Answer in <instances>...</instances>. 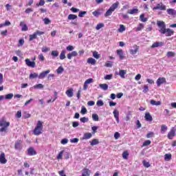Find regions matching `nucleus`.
<instances>
[{"label": "nucleus", "instance_id": "nucleus-27", "mask_svg": "<svg viewBox=\"0 0 176 176\" xmlns=\"http://www.w3.org/2000/svg\"><path fill=\"white\" fill-rule=\"evenodd\" d=\"M87 63L88 64H91V65H96V59L93 58H89L87 59Z\"/></svg>", "mask_w": 176, "mask_h": 176}, {"label": "nucleus", "instance_id": "nucleus-56", "mask_svg": "<svg viewBox=\"0 0 176 176\" xmlns=\"http://www.w3.org/2000/svg\"><path fill=\"white\" fill-rule=\"evenodd\" d=\"M148 91H149V87H148V85H144L143 93L146 94V93H147Z\"/></svg>", "mask_w": 176, "mask_h": 176}, {"label": "nucleus", "instance_id": "nucleus-29", "mask_svg": "<svg viewBox=\"0 0 176 176\" xmlns=\"http://www.w3.org/2000/svg\"><path fill=\"white\" fill-rule=\"evenodd\" d=\"M150 103L151 104V105H162V102L160 101H155L154 100H151Z\"/></svg>", "mask_w": 176, "mask_h": 176}, {"label": "nucleus", "instance_id": "nucleus-50", "mask_svg": "<svg viewBox=\"0 0 176 176\" xmlns=\"http://www.w3.org/2000/svg\"><path fill=\"white\" fill-rule=\"evenodd\" d=\"M64 154V151H60L59 153H58V155H57V159L58 160H61V159H63V155Z\"/></svg>", "mask_w": 176, "mask_h": 176}, {"label": "nucleus", "instance_id": "nucleus-30", "mask_svg": "<svg viewBox=\"0 0 176 176\" xmlns=\"http://www.w3.org/2000/svg\"><path fill=\"white\" fill-rule=\"evenodd\" d=\"M99 87H100V89L104 91L108 90V85L107 84H100L99 85Z\"/></svg>", "mask_w": 176, "mask_h": 176}, {"label": "nucleus", "instance_id": "nucleus-22", "mask_svg": "<svg viewBox=\"0 0 176 176\" xmlns=\"http://www.w3.org/2000/svg\"><path fill=\"white\" fill-rule=\"evenodd\" d=\"M160 46H163V42H155L153 43L151 47L152 48L160 47Z\"/></svg>", "mask_w": 176, "mask_h": 176}, {"label": "nucleus", "instance_id": "nucleus-41", "mask_svg": "<svg viewBox=\"0 0 176 176\" xmlns=\"http://www.w3.org/2000/svg\"><path fill=\"white\" fill-rule=\"evenodd\" d=\"M101 28H104V23H98L96 27V30H97V31L101 30Z\"/></svg>", "mask_w": 176, "mask_h": 176}, {"label": "nucleus", "instance_id": "nucleus-36", "mask_svg": "<svg viewBox=\"0 0 176 176\" xmlns=\"http://www.w3.org/2000/svg\"><path fill=\"white\" fill-rule=\"evenodd\" d=\"M51 56L52 57H58V51L57 50H54L51 52Z\"/></svg>", "mask_w": 176, "mask_h": 176}, {"label": "nucleus", "instance_id": "nucleus-16", "mask_svg": "<svg viewBox=\"0 0 176 176\" xmlns=\"http://www.w3.org/2000/svg\"><path fill=\"white\" fill-rule=\"evenodd\" d=\"M20 27H21V31H28V27L24 23V21H21L20 23Z\"/></svg>", "mask_w": 176, "mask_h": 176}, {"label": "nucleus", "instance_id": "nucleus-47", "mask_svg": "<svg viewBox=\"0 0 176 176\" xmlns=\"http://www.w3.org/2000/svg\"><path fill=\"white\" fill-rule=\"evenodd\" d=\"M143 165L144 166V167H146V168H148V167H151V164L145 160H143L142 162Z\"/></svg>", "mask_w": 176, "mask_h": 176}, {"label": "nucleus", "instance_id": "nucleus-17", "mask_svg": "<svg viewBox=\"0 0 176 176\" xmlns=\"http://www.w3.org/2000/svg\"><path fill=\"white\" fill-rule=\"evenodd\" d=\"M91 174L90 170L85 168L82 170V176H89Z\"/></svg>", "mask_w": 176, "mask_h": 176}, {"label": "nucleus", "instance_id": "nucleus-53", "mask_svg": "<svg viewBox=\"0 0 176 176\" xmlns=\"http://www.w3.org/2000/svg\"><path fill=\"white\" fill-rule=\"evenodd\" d=\"M93 57H94V58L98 59L100 58V54H98V52L95 51L93 53Z\"/></svg>", "mask_w": 176, "mask_h": 176}, {"label": "nucleus", "instance_id": "nucleus-57", "mask_svg": "<svg viewBox=\"0 0 176 176\" xmlns=\"http://www.w3.org/2000/svg\"><path fill=\"white\" fill-rule=\"evenodd\" d=\"M96 105L98 107H102V105H104V102H102V100H98L96 102Z\"/></svg>", "mask_w": 176, "mask_h": 176}, {"label": "nucleus", "instance_id": "nucleus-12", "mask_svg": "<svg viewBox=\"0 0 176 176\" xmlns=\"http://www.w3.org/2000/svg\"><path fill=\"white\" fill-rule=\"evenodd\" d=\"M113 114L114 116V118H115L117 123H120V120H119V111L116 109L113 111Z\"/></svg>", "mask_w": 176, "mask_h": 176}, {"label": "nucleus", "instance_id": "nucleus-63", "mask_svg": "<svg viewBox=\"0 0 176 176\" xmlns=\"http://www.w3.org/2000/svg\"><path fill=\"white\" fill-rule=\"evenodd\" d=\"M43 21H44L45 24H46V25L50 24V23H51V21H50V19H49V18H45L43 19Z\"/></svg>", "mask_w": 176, "mask_h": 176}, {"label": "nucleus", "instance_id": "nucleus-55", "mask_svg": "<svg viewBox=\"0 0 176 176\" xmlns=\"http://www.w3.org/2000/svg\"><path fill=\"white\" fill-rule=\"evenodd\" d=\"M24 45V38H21L19 41L18 46L20 47V46H23Z\"/></svg>", "mask_w": 176, "mask_h": 176}, {"label": "nucleus", "instance_id": "nucleus-35", "mask_svg": "<svg viewBox=\"0 0 176 176\" xmlns=\"http://www.w3.org/2000/svg\"><path fill=\"white\" fill-rule=\"evenodd\" d=\"M171 157H172V155L171 154H165L164 155V160L166 161V162H168L169 160H171Z\"/></svg>", "mask_w": 176, "mask_h": 176}, {"label": "nucleus", "instance_id": "nucleus-13", "mask_svg": "<svg viewBox=\"0 0 176 176\" xmlns=\"http://www.w3.org/2000/svg\"><path fill=\"white\" fill-rule=\"evenodd\" d=\"M8 160L5 158V153H2L0 155V163H1V164H6Z\"/></svg>", "mask_w": 176, "mask_h": 176}, {"label": "nucleus", "instance_id": "nucleus-64", "mask_svg": "<svg viewBox=\"0 0 176 176\" xmlns=\"http://www.w3.org/2000/svg\"><path fill=\"white\" fill-rule=\"evenodd\" d=\"M16 118H18V119H20L21 118V111H18L16 114Z\"/></svg>", "mask_w": 176, "mask_h": 176}, {"label": "nucleus", "instance_id": "nucleus-42", "mask_svg": "<svg viewBox=\"0 0 176 176\" xmlns=\"http://www.w3.org/2000/svg\"><path fill=\"white\" fill-rule=\"evenodd\" d=\"M50 48L47 47H43L41 49V52L43 53H47V52H50Z\"/></svg>", "mask_w": 176, "mask_h": 176}, {"label": "nucleus", "instance_id": "nucleus-49", "mask_svg": "<svg viewBox=\"0 0 176 176\" xmlns=\"http://www.w3.org/2000/svg\"><path fill=\"white\" fill-rule=\"evenodd\" d=\"M92 119L94 120V122H98V115L92 114Z\"/></svg>", "mask_w": 176, "mask_h": 176}, {"label": "nucleus", "instance_id": "nucleus-25", "mask_svg": "<svg viewBox=\"0 0 176 176\" xmlns=\"http://www.w3.org/2000/svg\"><path fill=\"white\" fill-rule=\"evenodd\" d=\"M65 53H66V51L65 50H63L60 54V56H59V58L60 60H65Z\"/></svg>", "mask_w": 176, "mask_h": 176}, {"label": "nucleus", "instance_id": "nucleus-60", "mask_svg": "<svg viewBox=\"0 0 176 176\" xmlns=\"http://www.w3.org/2000/svg\"><path fill=\"white\" fill-rule=\"evenodd\" d=\"M38 60L40 61H45V56H43V54H40L38 55Z\"/></svg>", "mask_w": 176, "mask_h": 176}, {"label": "nucleus", "instance_id": "nucleus-4", "mask_svg": "<svg viewBox=\"0 0 176 176\" xmlns=\"http://www.w3.org/2000/svg\"><path fill=\"white\" fill-rule=\"evenodd\" d=\"M153 10H166V6L163 3H160L153 8Z\"/></svg>", "mask_w": 176, "mask_h": 176}, {"label": "nucleus", "instance_id": "nucleus-18", "mask_svg": "<svg viewBox=\"0 0 176 176\" xmlns=\"http://www.w3.org/2000/svg\"><path fill=\"white\" fill-rule=\"evenodd\" d=\"M127 74V71L126 70H123V69H120L119 71V74L118 75L120 76V78H122V79H124L125 78V75Z\"/></svg>", "mask_w": 176, "mask_h": 176}, {"label": "nucleus", "instance_id": "nucleus-58", "mask_svg": "<svg viewBox=\"0 0 176 176\" xmlns=\"http://www.w3.org/2000/svg\"><path fill=\"white\" fill-rule=\"evenodd\" d=\"M87 12L86 11H80L78 14V17H83L85 14H87Z\"/></svg>", "mask_w": 176, "mask_h": 176}, {"label": "nucleus", "instance_id": "nucleus-15", "mask_svg": "<svg viewBox=\"0 0 176 176\" xmlns=\"http://www.w3.org/2000/svg\"><path fill=\"white\" fill-rule=\"evenodd\" d=\"M66 96L71 98V97H74V89H69L66 91L65 92Z\"/></svg>", "mask_w": 176, "mask_h": 176}, {"label": "nucleus", "instance_id": "nucleus-40", "mask_svg": "<svg viewBox=\"0 0 176 176\" xmlns=\"http://www.w3.org/2000/svg\"><path fill=\"white\" fill-rule=\"evenodd\" d=\"M166 56L167 57H175V52H168Z\"/></svg>", "mask_w": 176, "mask_h": 176}, {"label": "nucleus", "instance_id": "nucleus-24", "mask_svg": "<svg viewBox=\"0 0 176 176\" xmlns=\"http://www.w3.org/2000/svg\"><path fill=\"white\" fill-rule=\"evenodd\" d=\"M91 137H92V135L91 133H86L84 134L82 137V140H90Z\"/></svg>", "mask_w": 176, "mask_h": 176}, {"label": "nucleus", "instance_id": "nucleus-1", "mask_svg": "<svg viewBox=\"0 0 176 176\" xmlns=\"http://www.w3.org/2000/svg\"><path fill=\"white\" fill-rule=\"evenodd\" d=\"M157 25L160 28L159 32L161 34L166 35V36H171L174 35V31L170 28L166 29V23L163 21H157Z\"/></svg>", "mask_w": 176, "mask_h": 176}, {"label": "nucleus", "instance_id": "nucleus-3", "mask_svg": "<svg viewBox=\"0 0 176 176\" xmlns=\"http://www.w3.org/2000/svg\"><path fill=\"white\" fill-rule=\"evenodd\" d=\"M119 6V2L114 3L109 9L104 14L105 17H108V16H111L112 12H115L116 9H118V7Z\"/></svg>", "mask_w": 176, "mask_h": 176}, {"label": "nucleus", "instance_id": "nucleus-2", "mask_svg": "<svg viewBox=\"0 0 176 176\" xmlns=\"http://www.w3.org/2000/svg\"><path fill=\"white\" fill-rule=\"evenodd\" d=\"M42 130H43V124L41 121H38L33 133L34 135H40V134H42Z\"/></svg>", "mask_w": 176, "mask_h": 176}, {"label": "nucleus", "instance_id": "nucleus-7", "mask_svg": "<svg viewBox=\"0 0 176 176\" xmlns=\"http://www.w3.org/2000/svg\"><path fill=\"white\" fill-rule=\"evenodd\" d=\"M174 137H175V129L173 128L172 129H170V131L168 133V138L169 140H173Z\"/></svg>", "mask_w": 176, "mask_h": 176}, {"label": "nucleus", "instance_id": "nucleus-26", "mask_svg": "<svg viewBox=\"0 0 176 176\" xmlns=\"http://www.w3.org/2000/svg\"><path fill=\"white\" fill-rule=\"evenodd\" d=\"M129 14H137L138 13V9L133 8L132 10H128Z\"/></svg>", "mask_w": 176, "mask_h": 176}, {"label": "nucleus", "instance_id": "nucleus-44", "mask_svg": "<svg viewBox=\"0 0 176 176\" xmlns=\"http://www.w3.org/2000/svg\"><path fill=\"white\" fill-rule=\"evenodd\" d=\"M34 39H36V34L34 32L33 34L30 35V41H34Z\"/></svg>", "mask_w": 176, "mask_h": 176}, {"label": "nucleus", "instance_id": "nucleus-32", "mask_svg": "<svg viewBox=\"0 0 176 176\" xmlns=\"http://www.w3.org/2000/svg\"><path fill=\"white\" fill-rule=\"evenodd\" d=\"M140 20H141L142 23H146V21H148V18H145V15H144V14H142L140 16Z\"/></svg>", "mask_w": 176, "mask_h": 176}, {"label": "nucleus", "instance_id": "nucleus-23", "mask_svg": "<svg viewBox=\"0 0 176 176\" xmlns=\"http://www.w3.org/2000/svg\"><path fill=\"white\" fill-rule=\"evenodd\" d=\"M36 78H39V75H38V73H31L29 76V79H35Z\"/></svg>", "mask_w": 176, "mask_h": 176}, {"label": "nucleus", "instance_id": "nucleus-9", "mask_svg": "<svg viewBox=\"0 0 176 176\" xmlns=\"http://www.w3.org/2000/svg\"><path fill=\"white\" fill-rule=\"evenodd\" d=\"M28 156H35V155H36V151L34 148L30 147L28 149Z\"/></svg>", "mask_w": 176, "mask_h": 176}, {"label": "nucleus", "instance_id": "nucleus-6", "mask_svg": "<svg viewBox=\"0 0 176 176\" xmlns=\"http://www.w3.org/2000/svg\"><path fill=\"white\" fill-rule=\"evenodd\" d=\"M47 74H50V71L46 70L45 72H42L39 75H38V79H45L46 76H47Z\"/></svg>", "mask_w": 176, "mask_h": 176}, {"label": "nucleus", "instance_id": "nucleus-5", "mask_svg": "<svg viewBox=\"0 0 176 176\" xmlns=\"http://www.w3.org/2000/svg\"><path fill=\"white\" fill-rule=\"evenodd\" d=\"M25 63L28 67H30L31 68H35L36 63L34 61H31L30 59L26 58L25 60Z\"/></svg>", "mask_w": 176, "mask_h": 176}, {"label": "nucleus", "instance_id": "nucleus-46", "mask_svg": "<svg viewBox=\"0 0 176 176\" xmlns=\"http://www.w3.org/2000/svg\"><path fill=\"white\" fill-rule=\"evenodd\" d=\"M143 28H144V24L140 23L136 28V31H141V30H143Z\"/></svg>", "mask_w": 176, "mask_h": 176}, {"label": "nucleus", "instance_id": "nucleus-8", "mask_svg": "<svg viewBox=\"0 0 176 176\" xmlns=\"http://www.w3.org/2000/svg\"><path fill=\"white\" fill-rule=\"evenodd\" d=\"M10 122H6L5 120H0V127H9Z\"/></svg>", "mask_w": 176, "mask_h": 176}, {"label": "nucleus", "instance_id": "nucleus-52", "mask_svg": "<svg viewBox=\"0 0 176 176\" xmlns=\"http://www.w3.org/2000/svg\"><path fill=\"white\" fill-rule=\"evenodd\" d=\"M81 113H82V115H86V113H87V109H86V107H82V109H81Z\"/></svg>", "mask_w": 176, "mask_h": 176}, {"label": "nucleus", "instance_id": "nucleus-54", "mask_svg": "<svg viewBox=\"0 0 176 176\" xmlns=\"http://www.w3.org/2000/svg\"><path fill=\"white\" fill-rule=\"evenodd\" d=\"M112 74H107L104 76V79L105 80H111V79H112Z\"/></svg>", "mask_w": 176, "mask_h": 176}, {"label": "nucleus", "instance_id": "nucleus-51", "mask_svg": "<svg viewBox=\"0 0 176 176\" xmlns=\"http://www.w3.org/2000/svg\"><path fill=\"white\" fill-rule=\"evenodd\" d=\"M80 122H81L82 123H86V122H89V118H86V117H84V118H81L80 119Z\"/></svg>", "mask_w": 176, "mask_h": 176}, {"label": "nucleus", "instance_id": "nucleus-43", "mask_svg": "<svg viewBox=\"0 0 176 176\" xmlns=\"http://www.w3.org/2000/svg\"><path fill=\"white\" fill-rule=\"evenodd\" d=\"M57 74H63V72H64V67H63L62 66H60L57 70Z\"/></svg>", "mask_w": 176, "mask_h": 176}, {"label": "nucleus", "instance_id": "nucleus-62", "mask_svg": "<svg viewBox=\"0 0 176 176\" xmlns=\"http://www.w3.org/2000/svg\"><path fill=\"white\" fill-rule=\"evenodd\" d=\"M151 140H146L144 143H143V146H148V145H151Z\"/></svg>", "mask_w": 176, "mask_h": 176}, {"label": "nucleus", "instance_id": "nucleus-11", "mask_svg": "<svg viewBox=\"0 0 176 176\" xmlns=\"http://www.w3.org/2000/svg\"><path fill=\"white\" fill-rule=\"evenodd\" d=\"M78 56V52L76 51H73L67 55L68 60H72L73 57H76Z\"/></svg>", "mask_w": 176, "mask_h": 176}, {"label": "nucleus", "instance_id": "nucleus-38", "mask_svg": "<svg viewBox=\"0 0 176 176\" xmlns=\"http://www.w3.org/2000/svg\"><path fill=\"white\" fill-rule=\"evenodd\" d=\"M13 98V94H8L5 96L6 100H12Z\"/></svg>", "mask_w": 176, "mask_h": 176}, {"label": "nucleus", "instance_id": "nucleus-19", "mask_svg": "<svg viewBox=\"0 0 176 176\" xmlns=\"http://www.w3.org/2000/svg\"><path fill=\"white\" fill-rule=\"evenodd\" d=\"M138 52V46L133 45V49L130 50V54H137V52Z\"/></svg>", "mask_w": 176, "mask_h": 176}, {"label": "nucleus", "instance_id": "nucleus-37", "mask_svg": "<svg viewBox=\"0 0 176 176\" xmlns=\"http://www.w3.org/2000/svg\"><path fill=\"white\" fill-rule=\"evenodd\" d=\"M34 89H43L44 86L42 84H37L36 85H34Z\"/></svg>", "mask_w": 176, "mask_h": 176}, {"label": "nucleus", "instance_id": "nucleus-59", "mask_svg": "<svg viewBox=\"0 0 176 176\" xmlns=\"http://www.w3.org/2000/svg\"><path fill=\"white\" fill-rule=\"evenodd\" d=\"M60 143L62 144V145H65L67 144H68V139L67 138H64L60 141Z\"/></svg>", "mask_w": 176, "mask_h": 176}, {"label": "nucleus", "instance_id": "nucleus-31", "mask_svg": "<svg viewBox=\"0 0 176 176\" xmlns=\"http://www.w3.org/2000/svg\"><path fill=\"white\" fill-rule=\"evenodd\" d=\"M21 142L20 140H17L14 146L15 149H20L21 148Z\"/></svg>", "mask_w": 176, "mask_h": 176}, {"label": "nucleus", "instance_id": "nucleus-10", "mask_svg": "<svg viewBox=\"0 0 176 176\" xmlns=\"http://www.w3.org/2000/svg\"><path fill=\"white\" fill-rule=\"evenodd\" d=\"M116 53H117V56H119L120 60L124 59V54H123L122 50H117Z\"/></svg>", "mask_w": 176, "mask_h": 176}, {"label": "nucleus", "instance_id": "nucleus-61", "mask_svg": "<svg viewBox=\"0 0 176 176\" xmlns=\"http://www.w3.org/2000/svg\"><path fill=\"white\" fill-rule=\"evenodd\" d=\"M74 46L72 45H68L67 47H66V50H67V52H72V50H74Z\"/></svg>", "mask_w": 176, "mask_h": 176}, {"label": "nucleus", "instance_id": "nucleus-20", "mask_svg": "<svg viewBox=\"0 0 176 176\" xmlns=\"http://www.w3.org/2000/svg\"><path fill=\"white\" fill-rule=\"evenodd\" d=\"M145 120H147V122H152L153 120V118H152V116H151V113H146L145 114Z\"/></svg>", "mask_w": 176, "mask_h": 176}, {"label": "nucleus", "instance_id": "nucleus-39", "mask_svg": "<svg viewBox=\"0 0 176 176\" xmlns=\"http://www.w3.org/2000/svg\"><path fill=\"white\" fill-rule=\"evenodd\" d=\"M124 31H126V27H124L123 25H120L118 32H124Z\"/></svg>", "mask_w": 176, "mask_h": 176}, {"label": "nucleus", "instance_id": "nucleus-14", "mask_svg": "<svg viewBox=\"0 0 176 176\" xmlns=\"http://www.w3.org/2000/svg\"><path fill=\"white\" fill-rule=\"evenodd\" d=\"M166 78H159L157 80V85L160 87V85H163V83H166Z\"/></svg>", "mask_w": 176, "mask_h": 176}, {"label": "nucleus", "instance_id": "nucleus-48", "mask_svg": "<svg viewBox=\"0 0 176 176\" xmlns=\"http://www.w3.org/2000/svg\"><path fill=\"white\" fill-rule=\"evenodd\" d=\"M54 96H55V98L53 100L50 99L47 100V104H50V102H54V100H57V92H54Z\"/></svg>", "mask_w": 176, "mask_h": 176}, {"label": "nucleus", "instance_id": "nucleus-45", "mask_svg": "<svg viewBox=\"0 0 176 176\" xmlns=\"http://www.w3.org/2000/svg\"><path fill=\"white\" fill-rule=\"evenodd\" d=\"M92 14H93V16H95V17H98V16H100V14H101V12H100V11H98V10H96L92 12Z\"/></svg>", "mask_w": 176, "mask_h": 176}, {"label": "nucleus", "instance_id": "nucleus-34", "mask_svg": "<svg viewBox=\"0 0 176 176\" xmlns=\"http://www.w3.org/2000/svg\"><path fill=\"white\" fill-rule=\"evenodd\" d=\"M167 131V126L164 124L161 126V133L162 134H164Z\"/></svg>", "mask_w": 176, "mask_h": 176}, {"label": "nucleus", "instance_id": "nucleus-21", "mask_svg": "<svg viewBox=\"0 0 176 176\" xmlns=\"http://www.w3.org/2000/svg\"><path fill=\"white\" fill-rule=\"evenodd\" d=\"M168 14H170L171 16H175L176 14V11L173 8H169L166 10Z\"/></svg>", "mask_w": 176, "mask_h": 176}, {"label": "nucleus", "instance_id": "nucleus-28", "mask_svg": "<svg viewBox=\"0 0 176 176\" xmlns=\"http://www.w3.org/2000/svg\"><path fill=\"white\" fill-rule=\"evenodd\" d=\"M90 144L91 146H94V145H98V144H100V142L98 141V139H94L91 142H90Z\"/></svg>", "mask_w": 176, "mask_h": 176}, {"label": "nucleus", "instance_id": "nucleus-33", "mask_svg": "<svg viewBox=\"0 0 176 176\" xmlns=\"http://www.w3.org/2000/svg\"><path fill=\"white\" fill-rule=\"evenodd\" d=\"M67 19H68V20H75V19H78V16H76L75 14H69Z\"/></svg>", "mask_w": 176, "mask_h": 176}]
</instances>
